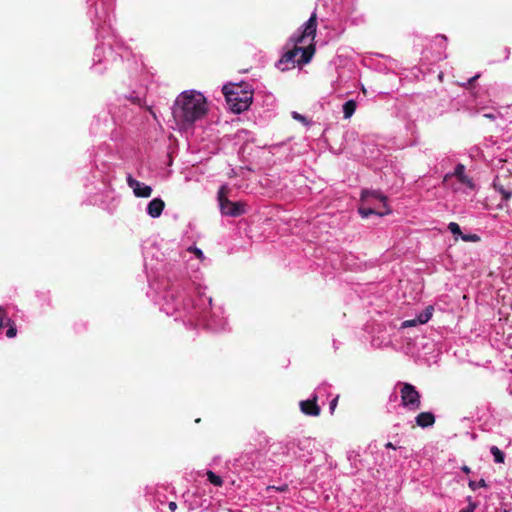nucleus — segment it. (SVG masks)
Returning a JSON list of instances; mask_svg holds the SVG:
<instances>
[{
	"label": "nucleus",
	"instance_id": "1",
	"mask_svg": "<svg viewBox=\"0 0 512 512\" xmlns=\"http://www.w3.org/2000/svg\"><path fill=\"white\" fill-rule=\"evenodd\" d=\"M198 276L168 281L162 293L160 309L193 326H203L214 332L226 329L227 321L221 307L212 308V298L206 296L205 287Z\"/></svg>",
	"mask_w": 512,
	"mask_h": 512
},
{
	"label": "nucleus",
	"instance_id": "2",
	"mask_svg": "<svg viewBox=\"0 0 512 512\" xmlns=\"http://www.w3.org/2000/svg\"><path fill=\"white\" fill-rule=\"evenodd\" d=\"M316 27V14L313 13L303 26L291 36L290 42L293 47L288 49L277 62L278 69L286 71L296 65L307 64L311 60L315 52Z\"/></svg>",
	"mask_w": 512,
	"mask_h": 512
},
{
	"label": "nucleus",
	"instance_id": "3",
	"mask_svg": "<svg viewBox=\"0 0 512 512\" xmlns=\"http://www.w3.org/2000/svg\"><path fill=\"white\" fill-rule=\"evenodd\" d=\"M205 96L195 90L183 91L176 98L173 107V117L182 129H190L207 113Z\"/></svg>",
	"mask_w": 512,
	"mask_h": 512
},
{
	"label": "nucleus",
	"instance_id": "4",
	"mask_svg": "<svg viewBox=\"0 0 512 512\" xmlns=\"http://www.w3.org/2000/svg\"><path fill=\"white\" fill-rule=\"evenodd\" d=\"M315 449V440L310 437L287 438L274 446L273 455L283 464L297 460L309 461Z\"/></svg>",
	"mask_w": 512,
	"mask_h": 512
},
{
	"label": "nucleus",
	"instance_id": "5",
	"mask_svg": "<svg viewBox=\"0 0 512 512\" xmlns=\"http://www.w3.org/2000/svg\"><path fill=\"white\" fill-rule=\"evenodd\" d=\"M124 51V46L114 40L97 45L93 53L92 72L102 75L118 66L123 61Z\"/></svg>",
	"mask_w": 512,
	"mask_h": 512
},
{
	"label": "nucleus",
	"instance_id": "6",
	"mask_svg": "<svg viewBox=\"0 0 512 512\" xmlns=\"http://www.w3.org/2000/svg\"><path fill=\"white\" fill-rule=\"evenodd\" d=\"M112 3H102V11L99 13L98 9H94V18L92 23L95 27L97 38L106 39V37H114L112 29L113 15Z\"/></svg>",
	"mask_w": 512,
	"mask_h": 512
},
{
	"label": "nucleus",
	"instance_id": "7",
	"mask_svg": "<svg viewBox=\"0 0 512 512\" xmlns=\"http://www.w3.org/2000/svg\"><path fill=\"white\" fill-rule=\"evenodd\" d=\"M444 181L450 185L455 192L468 194L476 189V184L466 173V167L461 163L455 166L453 172L445 175Z\"/></svg>",
	"mask_w": 512,
	"mask_h": 512
},
{
	"label": "nucleus",
	"instance_id": "8",
	"mask_svg": "<svg viewBox=\"0 0 512 512\" xmlns=\"http://www.w3.org/2000/svg\"><path fill=\"white\" fill-rule=\"evenodd\" d=\"M222 90L227 104L233 112L241 113L249 108L252 102V95L243 92L240 86L224 85Z\"/></svg>",
	"mask_w": 512,
	"mask_h": 512
},
{
	"label": "nucleus",
	"instance_id": "9",
	"mask_svg": "<svg viewBox=\"0 0 512 512\" xmlns=\"http://www.w3.org/2000/svg\"><path fill=\"white\" fill-rule=\"evenodd\" d=\"M228 187L222 185L217 192V201L219 204L220 212L223 216L239 217L246 213V203L232 202L227 197Z\"/></svg>",
	"mask_w": 512,
	"mask_h": 512
},
{
	"label": "nucleus",
	"instance_id": "10",
	"mask_svg": "<svg viewBox=\"0 0 512 512\" xmlns=\"http://www.w3.org/2000/svg\"><path fill=\"white\" fill-rule=\"evenodd\" d=\"M173 491V487L164 484L147 485L145 496L157 512H165L164 506L167 502V493Z\"/></svg>",
	"mask_w": 512,
	"mask_h": 512
},
{
	"label": "nucleus",
	"instance_id": "11",
	"mask_svg": "<svg viewBox=\"0 0 512 512\" xmlns=\"http://www.w3.org/2000/svg\"><path fill=\"white\" fill-rule=\"evenodd\" d=\"M401 404L410 411H416L421 406V395L416 387L410 383L401 384L400 389Z\"/></svg>",
	"mask_w": 512,
	"mask_h": 512
},
{
	"label": "nucleus",
	"instance_id": "12",
	"mask_svg": "<svg viewBox=\"0 0 512 512\" xmlns=\"http://www.w3.org/2000/svg\"><path fill=\"white\" fill-rule=\"evenodd\" d=\"M361 199L366 204L379 207V216L388 215L391 212L387 204V197L378 190H363Z\"/></svg>",
	"mask_w": 512,
	"mask_h": 512
},
{
	"label": "nucleus",
	"instance_id": "13",
	"mask_svg": "<svg viewBox=\"0 0 512 512\" xmlns=\"http://www.w3.org/2000/svg\"><path fill=\"white\" fill-rule=\"evenodd\" d=\"M127 184L133 190L136 197L147 198L152 194L151 186L134 179L131 175L127 176Z\"/></svg>",
	"mask_w": 512,
	"mask_h": 512
},
{
	"label": "nucleus",
	"instance_id": "14",
	"mask_svg": "<svg viewBox=\"0 0 512 512\" xmlns=\"http://www.w3.org/2000/svg\"><path fill=\"white\" fill-rule=\"evenodd\" d=\"M299 407L301 412L307 416L316 417L319 416L321 412L320 405L312 395L310 398L300 401Z\"/></svg>",
	"mask_w": 512,
	"mask_h": 512
},
{
	"label": "nucleus",
	"instance_id": "15",
	"mask_svg": "<svg viewBox=\"0 0 512 512\" xmlns=\"http://www.w3.org/2000/svg\"><path fill=\"white\" fill-rule=\"evenodd\" d=\"M165 207V203L161 198L152 199L147 207L146 212L152 218H158L162 214Z\"/></svg>",
	"mask_w": 512,
	"mask_h": 512
},
{
	"label": "nucleus",
	"instance_id": "16",
	"mask_svg": "<svg viewBox=\"0 0 512 512\" xmlns=\"http://www.w3.org/2000/svg\"><path fill=\"white\" fill-rule=\"evenodd\" d=\"M330 389H331V386L328 383L323 382L319 386L316 387V389L314 390V392L311 395L313 397H315L317 402L321 401L322 404H324L325 400L328 399L330 396Z\"/></svg>",
	"mask_w": 512,
	"mask_h": 512
},
{
	"label": "nucleus",
	"instance_id": "17",
	"mask_svg": "<svg viewBox=\"0 0 512 512\" xmlns=\"http://www.w3.org/2000/svg\"><path fill=\"white\" fill-rule=\"evenodd\" d=\"M416 424L422 428L433 426L435 416L431 412H421L415 417Z\"/></svg>",
	"mask_w": 512,
	"mask_h": 512
},
{
	"label": "nucleus",
	"instance_id": "18",
	"mask_svg": "<svg viewBox=\"0 0 512 512\" xmlns=\"http://www.w3.org/2000/svg\"><path fill=\"white\" fill-rule=\"evenodd\" d=\"M493 187L497 192H499L502 195L503 202L499 204V208L502 209L506 206V203L512 197V191L505 189L501 184L497 183L496 181L493 182Z\"/></svg>",
	"mask_w": 512,
	"mask_h": 512
},
{
	"label": "nucleus",
	"instance_id": "19",
	"mask_svg": "<svg viewBox=\"0 0 512 512\" xmlns=\"http://www.w3.org/2000/svg\"><path fill=\"white\" fill-rule=\"evenodd\" d=\"M356 108H357V103L355 100L350 99V100L346 101L342 105L343 118L350 119L353 116V114L355 113Z\"/></svg>",
	"mask_w": 512,
	"mask_h": 512
},
{
	"label": "nucleus",
	"instance_id": "20",
	"mask_svg": "<svg viewBox=\"0 0 512 512\" xmlns=\"http://www.w3.org/2000/svg\"><path fill=\"white\" fill-rule=\"evenodd\" d=\"M434 307L429 305L421 313L416 316V321L420 324L427 323L433 315Z\"/></svg>",
	"mask_w": 512,
	"mask_h": 512
},
{
	"label": "nucleus",
	"instance_id": "21",
	"mask_svg": "<svg viewBox=\"0 0 512 512\" xmlns=\"http://www.w3.org/2000/svg\"><path fill=\"white\" fill-rule=\"evenodd\" d=\"M358 212L359 214L363 217V218H367L369 217L370 215L372 214H376L379 216V207L377 206H373V207H359L358 209Z\"/></svg>",
	"mask_w": 512,
	"mask_h": 512
},
{
	"label": "nucleus",
	"instance_id": "22",
	"mask_svg": "<svg viewBox=\"0 0 512 512\" xmlns=\"http://www.w3.org/2000/svg\"><path fill=\"white\" fill-rule=\"evenodd\" d=\"M187 252L190 253V254H194L195 255V259L197 261V267L199 266V264L204 260V254L202 252L201 249L195 247V246H190L188 249H187Z\"/></svg>",
	"mask_w": 512,
	"mask_h": 512
},
{
	"label": "nucleus",
	"instance_id": "23",
	"mask_svg": "<svg viewBox=\"0 0 512 512\" xmlns=\"http://www.w3.org/2000/svg\"><path fill=\"white\" fill-rule=\"evenodd\" d=\"M490 452L494 457V461L496 463H503L505 459V454L496 446H492L490 448Z\"/></svg>",
	"mask_w": 512,
	"mask_h": 512
},
{
	"label": "nucleus",
	"instance_id": "24",
	"mask_svg": "<svg viewBox=\"0 0 512 512\" xmlns=\"http://www.w3.org/2000/svg\"><path fill=\"white\" fill-rule=\"evenodd\" d=\"M207 478H208V481L211 484H213L214 486L220 487L223 484L222 478L212 471H207Z\"/></svg>",
	"mask_w": 512,
	"mask_h": 512
},
{
	"label": "nucleus",
	"instance_id": "25",
	"mask_svg": "<svg viewBox=\"0 0 512 512\" xmlns=\"http://www.w3.org/2000/svg\"><path fill=\"white\" fill-rule=\"evenodd\" d=\"M468 486L471 490L476 491L478 488H486L488 485L484 479L479 481L469 480Z\"/></svg>",
	"mask_w": 512,
	"mask_h": 512
},
{
	"label": "nucleus",
	"instance_id": "26",
	"mask_svg": "<svg viewBox=\"0 0 512 512\" xmlns=\"http://www.w3.org/2000/svg\"><path fill=\"white\" fill-rule=\"evenodd\" d=\"M395 61L392 59H387L384 65H378L377 69L381 72H388L394 69Z\"/></svg>",
	"mask_w": 512,
	"mask_h": 512
},
{
	"label": "nucleus",
	"instance_id": "27",
	"mask_svg": "<svg viewBox=\"0 0 512 512\" xmlns=\"http://www.w3.org/2000/svg\"><path fill=\"white\" fill-rule=\"evenodd\" d=\"M466 500L468 502V506L461 509L459 512H475L477 508V503L472 500L471 496H468Z\"/></svg>",
	"mask_w": 512,
	"mask_h": 512
},
{
	"label": "nucleus",
	"instance_id": "28",
	"mask_svg": "<svg viewBox=\"0 0 512 512\" xmlns=\"http://www.w3.org/2000/svg\"><path fill=\"white\" fill-rule=\"evenodd\" d=\"M448 230L454 235V236H459L461 237V235L463 234L461 232V228L460 226L456 223V222H450L448 224Z\"/></svg>",
	"mask_w": 512,
	"mask_h": 512
},
{
	"label": "nucleus",
	"instance_id": "29",
	"mask_svg": "<svg viewBox=\"0 0 512 512\" xmlns=\"http://www.w3.org/2000/svg\"><path fill=\"white\" fill-rule=\"evenodd\" d=\"M465 242H478L480 240V236L477 234H462L460 237Z\"/></svg>",
	"mask_w": 512,
	"mask_h": 512
},
{
	"label": "nucleus",
	"instance_id": "30",
	"mask_svg": "<svg viewBox=\"0 0 512 512\" xmlns=\"http://www.w3.org/2000/svg\"><path fill=\"white\" fill-rule=\"evenodd\" d=\"M338 399H339V395H336L331 401H330V404H329V410H330V413L332 414L336 407H337V403H338Z\"/></svg>",
	"mask_w": 512,
	"mask_h": 512
},
{
	"label": "nucleus",
	"instance_id": "31",
	"mask_svg": "<svg viewBox=\"0 0 512 512\" xmlns=\"http://www.w3.org/2000/svg\"><path fill=\"white\" fill-rule=\"evenodd\" d=\"M292 117H293V119H295V120H297V121H300V122H302V123H304V124H306V123H307L306 117H305V116H303V115H301V114H299V113H298V112H296V111H293V112H292Z\"/></svg>",
	"mask_w": 512,
	"mask_h": 512
},
{
	"label": "nucleus",
	"instance_id": "32",
	"mask_svg": "<svg viewBox=\"0 0 512 512\" xmlns=\"http://www.w3.org/2000/svg\"><path fill=\"white\" fill-rule=\"evenodd\" d=\"M418 321H416V317L411 320H406L402 323V327H412L418 325Z\"/></svg>",
	"mask_w": 512,
	"mask_h": 512
},
{
	"label": "nucleus",
	"instance_id": "33",
	"mask_svg": "<svg viewBox=\"0 0 512 512\" xmlns=\"http://www.w3.org/2000/svg\"><path fill=\"white\" fill-rule=\"evenodd\" d=\"M498 116H500L499 112H497V113L490 112V113L483 114V117H485L491 121H494Z\"/></svg>",
	"mask_w": 512,
	"mask_h": 512
},
{
	"label": "nucleus",
	"instance_id": "34",
	"mask_svg": "<svg viewBox=\"0 0 512 512\" xmlns=\"http://www.w3.org/2000/svg\"><path fill=\"white\" fill-rule=\"evenodd\" d=\"M168 504V508L171 512H175L177 509V503L175 501H168L166 502Z\"/></svg>",
	"mask_w": 512,
	"mask_h": 512
},
{
	"label": "nucleus",
	"instance_id": "35",
	"mask_svg": "<svg viewBox=\"0 0 512 512\" xmlns=\"http://www.w3.org/2000/svg\"><path fill=\"white\" fill-rule=\"evenodd\" d=\"M271 488L276 489L279 492H284V491H286L288 489V486L287 485H282V486H279V487L272 486Z\"/></svg>",
	"mask_w": 512,
	"mask_h": 512
},
{
	"label": "nucleus",
	"instance_id": "36",
	"mask_svg": "<svg viewBox=\"0 0 512 512\" xmlns=\"http://www.w3.org/2000/svg\"><path fill=\"white\" fill-rule=\"evenodd\" d=\"M461 470L466 474H469L471 472V469L466 465L462 466Z\"/></svg>",
	"mask_w": 512,
	"mask_h": 512
},
{
	"label": "nucleus",
	"instance_id": "37",
	"mask_svg": "<svg viewBox=\"0 0 512 512\" xmlns=\"http://www.w3.org/2000/svg\"><path fill=\"white\" fill-rule=\"evenodd\" d=\"M479 77H480V75H479V74H477V75H475V76L471 77V78L468 80V84L473 83V82H474L476 79H478Z\"/></svg>",
	"mask_w": 512,
	"mask_h": 512
},
{
	"label": "nucleus",
	"instance_id": "38",
	"mask_svg": "<svg viewBox=\"0 0 512 512\" xmlns=\"http://www.w3.org/2000/svg\"><path fill=\"white\" fill-rule=\"evenodd\" d=\"M385 447L389 449H396V447L391 442L386 443Z\"/></svg>",
	"mask_w": 512,
	"mask_h": 512
},
{
	"label": "nucleus",
	"instance_id": "39",
	"mask_svg": "<svg viewBox=\"0 0 512 512\" xmlns=\"http://www.w3.org/2000/svg\"><path fill=\"white\" fill-rule=\"evenodd\" d=\"M133 102L139 105L140 104V98H138V97L133 98Z\"/></svg>",
	"mask_w": 512,
	"mask_h": 512
},
{
	"label": "nucleus",
	"instance_id": "40",
	"mask_svg": "<svg viewBox=\"0 0 512 512\" xmlns=\"http://www.w3.org/2000/svg\"><path fill=\"white\" fill-rule=\"evenodd\" d=\"M438 37H439V38H441L443 41H447V38H446V36H444V35H440V36H438Z\"/></svg>",
	"mask_w": 512,
	"mask_h": 512
},
{
	"label": "nucleus",
	"instance_id": "41",
	"mask_svg": "<svg viewBox=\"0 0 512 512\" xmlns=\"http://www.w3.org/2000/svg\"><path fill=\"white\" fill-rule=\"evenodd\" d=\"M504 512H509V511L505 510Z\"/></svg>",
	"mask_w": 512,
	"mask_h": 512
}]
</instances>
